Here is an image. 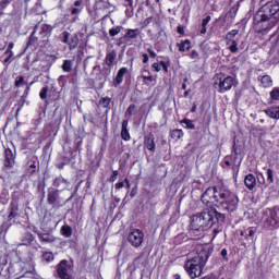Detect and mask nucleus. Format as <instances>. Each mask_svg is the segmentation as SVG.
Listing matches in <instances>:
<instances>
[{"mask_svg": "<svg viewBox=\"0 0 279 279\" xmlns=\"http://www.w3.org/2000/svg\"><path fill=\"white\" fill-rule=\"evenodd\" d=\"M213 226V216L207 210L192 216L190 234L192 236H204V228Z\"/></svg>", "mask_w": 279, "mask_h": 279, "instance_id": "nucleus-1", "label": "nucleus"}, {"mask_svg": "<svg viewBox=\"0 0 279 279\" xmlns=\"http://www.w3.org/2000/svg\"><path fill=\"white\" fill-rule=\"evenodd\" d=\"M217 206L228 213H234L236 206H239V197L230 190H220Z\"/></svg>", "mask_w": 279, "mask_h": 279, "instance_id": "nucleus-2", "label": "nucleus"}, {"mask_svg": "<svg viewBox=\"0 0 279 279\" xmlns=\"http://www.w3.org/2000/svg\"><path fill=\"white\" fill-rule=\"evenodd\" d=\"M278 24V17H268L263 15V12H257L254 17V28L257 34H263V32H269L274 29Z\"/></svg>", "mask_w": 279, "mask_h": 279, "instance_id": "nucleus-3", "label": "nucleus"}, {"mask_svg": "<svg viewBox=\"0 0 279 279\" xmlns=\"http://www.w3.org/2000/svg\"><path fill=\"white\" fill-rule=\"evenodd\" d=\"M23 271H26V274H33V276H36V268L34 262L29 260L27 263L20 260L15 262L13 264H10L9 266V274L12 276H21Z\"/></svg>", "mask_w": 279, "mask_h": 279, "instance_id": "nucleus-4", "label": "nucleus"}, {"mask_svg": "<svg viewBox=\"0 0 279 279\" xmlns=\"http://www.w3.org/2000/svg\"><path fill=\"white\" fill-rule=\"evenodd\" d=\"M205 266V264L199 262V258L193 257L192 259L185 263L184 269L186 274H189V276L194 279L199 278V276H202V271L204 270Z\"/></svg>", "mask_w": 279, "mask_h": 279, "instance_id": "nucleus-5", "label": "nucleus"}, {"mask_svg": "<svg viewBox=\"0 0 279 279\" xmlns=\"http://www.w3.org/2000/svg\"><path fill=\"white\" fill-rule=\"evenodd\" d=\"M202 202L203 204H206V206H210V204L218 206L219 191L215 186L208 187L202 195Z\"/></svg>", "mask_w": 279, "mask_h": 279, "instance_id": "nucleus-6", "label": "nucleus"}, {"mask_svg": "<svg viewBox=\"0 0 279 279\" xmlns=\"http://www.w3.org/2000/svg\"><path fill=\"white\" fill-rule=\"evenodd\" d=\"M262 219L266 221L270 228H279V209H265Z\"/></svg>", "mask_w": 279, "mask_h": 279, "instance_id": "nucleus-7", "label": "nucleus"}, {"mask_svg": "<svg viewBox=\"0 0 279 279\" xmlns=\"http://www.w3.org/2000/svg\"><path fill=\"white\" fill-rule=\"evenodd\" d=\"M238 35L239 29H232L226 35V45L231 53L239 52V39H236Z\"/></svg>", "mask_w": 279, "mask_h": 279, "instance_id": "nucleus-8", "label": "nucleus"}, {"mask_svg": "<svg viewBox=\"0 0 279 279\" xmlns=\"http://www.w3.org/2000/svg\"><path fill=\"white\" fill-rule=\"evenodd\" d=\"M258 12H262L264 16L278 20L279 16L276 14H278L279 12V3L278 1L267 2L265 5L262 7V9Z\"/></svg>", "mask_w": 279, "mask_h": 279, "instance_id": "nucleus-9", "label": "nucleus"}, {"mask_svg": "<svg viewBox=\"0 0 279 279\" xmlns=\"http://www.w3.org/2000/svg\"><path fill=\"white\" fill-rule=\"evenodd\" d=\"M128 241L132 247H141L145 241V233L141 229H134L129 233Z\"/></svg>", "mask_w": 279, "mask_h": 279, "instance_id": "nucleus-10", "label": "nucleus"}, {"mask_svg": "<svg viewBox=\"0 0 279 279\" xmlns=\"http://www.w3.org/2000/svg\"><path fill=\"white\" fill-rule=\"evenodd\" d=\"M210 254H213V248H210V245L204 244L197 247V256H195L194 258H198L199 263L206 265L208 258L210 257Z\"/></svg>", "mask_w": 279, "mask_h": 279, "instance_id": "nucleus-11", "label": "nucleus"}, {"mask_svg": "<svg viewBox=\"0 0 279 279\" xmlns=\"http://www.w3.org/2000/svg\"><path fill=\"white\" fill-rule=\"evenodd\" d=\"M71 265H69V262H66L65 259L61 260L57 266V272L59 278L61 279H71Z\"/></svg>", "mask_w": 279, "mask_h": 279, "instance_id": "nucleus-12", "label": "nucleus"}, {"mask_svg": "<svg viewBox=\"0 0 279 279\" xmlns=\"http://www.w3.org/2000/svg\"><path fill=\"white\" fill-rule=\"evenodd\" d=\"M62 36V43H64V45H69L70 51H73V49H76L77 45H80V37H77V35L74 34L71 36V33L63 32Z\"/></svg>", "mask_w": 279, "mask_h": 279, "instance_id": "nucleus-13", "label": "nucleus"}, {"mask_svg": "<svg viewBox=\"0 0 279 279\" xmlns=\"http://www.w3.org/2000/svg\"><path fill=\"white\" fill-rule=\"evenodd\" d=\"M234 86V77L227 76L225 78H220L218 83V92L219 93H228V90H231Z\"/></svg>", "mask_w": 279, "mask_h": 279, "instance_id": "nucleus-14", "label": "nucleus"}, {"mask_svg": "<svg viewBox=\"0 0 279 279\" xmlns=\"http://www.w3.org/2000/svg\"><path fill=\"white\" fill-rule=\"evenodd\" d=\"M4 156H5L4 167H13L16 155L12 151V149L7 148L4 150Z\"/></svg>", "mask_w": 279, "mask_h": 279, "instance_id": "nucleus-15", "label": "nucleus"}, {"mask_svg": "<svg viewBox=\"0 0 279 279\" xmlns=\"http://www.w3.org/2000/svg\"><path fill=\"white\" fill-rule=\"evenodd\" d=\"M254 234H256V231L252 227H248L240 232V235L244 236L245 241L252 242H254Z\"/></svg>", "mask_w": 279, "mask_h": 279, "instance_id": "nucleus-16", "label": "nucleus"}, {"mask_svg": "<svg viewBox=\"0 0 279 279\" xmlns=\"http://www.w3.org/2000/svg\"><path fill=\"white\" fill-rule=\"evenodd\" d=\"M244 184L248 191L256 189V177L254 174H247L244 179Z\"/></svg>", "mask_w": 279, "mask_h": 279, "instance_id": "nucleus-17", "label": "nucleus"}, {"mask_svg": "<svg viewBox=\"0 0 279 279\" xmlns=\"http://www.w3.org/2000/svg\"><path fill=\"white\" fill-rule=\"evenodd\" d=\"M53 186H56V189H60L61 191H64V189L69 186V182L64 180V178L59 177L54 180Z\"/></svg>", "mask_w": 279, "mask_h": 279, "instance_id": "nucleus-18", "label": "nucleus"}, {"mask_svg": "<svg viewBox=\"0 0 279 279\" xmlns=\"http://www.w3.org/2000/svg\"><path fill=\"white\" fill-rule=\"evenodd\" d=\"M208 214L210 215L211 217V226L215 223V221H223V216L218 213L217 210L215 209H207Z\"/></svg>", "mask_w": 279, "mask_h": 279, "instance_id": "nucleus-19", "label": "nucleus"}, {"mask_svg": "<svg viewBox=\"0 0 279 279\" xmlns=\"http://www.w3.org/2000/svg\"><path fill=\"white\" fill-rule=\"evenodd\" d=\"M265 114L267 117H270V119H279V107H271L266 110H264Z\"/></svg>", "mask_w": 279, "mask_h": 279, "instance_id": "nucleus-20", "label": "nucleus"}, {"mask_svg": "<svg viewBox=\"0 0 279 279\" xmlns=\"http://www.w3.org/2000/svg\"><path fill=\"white\" fill-rule=\"evenodd\" d=\"M121 138L123 141H130V131L128 130V120H123L122 130H121Z\"/></svg>", "mask_w": 279, "mask_h": 279, "instance_id": "nucleus-21", "label": "nucleus"}, {"mask_svg": "<svg viewBox=\"0 0 279 279\" xmlns=\"http://www.w3.org/2000/svg\"><path fill=\"white\" fill-rule=\"evenodd\" d=\"M38 239L41 243H53L56 238L49 233H38Z\"/></svg>", "mask_w": 279, "mask_h": 279, "instance_id": "nucleus-22", "label": "nucleus"}, {"mask_svg": "<svg viewBox=\"0 0 279 279\" xmlns=\"http://www.w3.org/2000/svg\"><path fill=\"white\" fill-rule=\"evenodd\" d=\"M61 234L65 236V239H71V236H73V228L69 225H63L61 227Z\"/></svg>", "mask_w": 279, "mask_h": 279, "instance_id": "nucleus-23", "label": "nucleus"}, {"mask_svg": "<svg viewBox=\"0 0 279 279\" xmlns=\"http://www.w3.org/2000/svg\"><path fill=\"white\" fill-rule=\"evenodd\" d=\"M60 199V195L56 190H49L48 192V204H56V201Z\"/></svg>", "mask_w": 279, "mask_h": 279, "instance_id": "nucleus-24", "label": "nucleus"}, {"mask_svg": "<svg viewBox=\"0 0 279 279\" xmlns=\"http://www.w3.org/2000/svg\"><path fill=\"white\" fill-rule=\"evenodd\" d=\"M144 145L149 149V151H156V142H154V136L146 137Z\"/></svg>", "mask_w": 279, "mask_h": 279, "instance_id": "nucleus-25", "label": "nucleus"}, {"mask_svg": "<svg viewBox=\"0 0 279 279\" xmlns=\"http://www.w3.org/2000/svg\"><path fill=\"white\" fill-rule=\"evenodd\" d=\"M54 256L53 253L51 251H45L41 253V259L44 260V263H53L54 260Z\"/></svg>", "mask_w": 279, "mask_h": 279, "instance_id": "nucleus-26", "label": "nucleus"}, {"mask_svg": "<svg viewBox=\"0 0 279 279\" xmlns=\"http://www.w3.org/2000/svg\"><path fill=\"white\" fill-rule=\"evenodd\" d=\"M125 73H128V68H121L118 71V74L114 80L116 84H121L123 82V77H124Z\"/></svg>", "mask_w": 279, "mask_h": 279, "instance_id": "nucleus-27", "label": "nucleus"}, {"mask_svg": "<svg viewBox=\"0 0 279 279\" xmlns=\"http://www.w3.org/2000/svg\"><path fill=\"white\" fill-rule=\"evenodd\" d=\"M116 59H117V52H114V51L109 52L106 56V63L108 64V66H112Z\"/></svg>", "mask_w": 279, "mask_h": 279, "instance_id": "nucleus-28", "label": "nucleus"}, {"mask_svg": "<svg viewBox=\"0 0 279 279\" xmlns=\"http://www.w3.org/2000/svg\"><path fill=\"white\" fill-rule=\"evenodd\" d=\"M72 69H73V61L64 60L62 64V71H64V73H71Z\"/></svg>", "mask_w": 279, "mask_h": 279, "instance_id": "nucleus-29", "label": "nucleus"}, {"mask_svg": "<svg viewBox=\"0 0 279 279\" xmlns=\"http://www.w3.org/2000/svg\"><path fill=\"white\" fill-rule=\"evenodd\" d=\"M178 47H179V51L181 52L189 51V49H191V41L186 39L181 44H178Z\"/></svg>", "mask_w": 279, "mask_h": 279, "instance_id": "nucleus-30", "label": "nucleus"}, {"mask_svg": "<svg viewBox=\"0 0 279 279\" xmlns=\"http://www.w3.org/2000/svg\"><path fill=\"white\" fill-rule=\"evenodd\" d=\"M16 215H19V205H16L15 203H11L9 219H14Z\"/></svg>", "mask_w": 279, "mask_h": 279, "instance_id": "nucleus-31", "label": "nucleus"}, {"mask_svg": "<svg viewBox=\"0 0 279 279\" xmlns=\"http://www.w3.org/2000/svg\"><path fill=\"white\" fill-rule=\"evenodd\" d=\"M260 82L264 88H269V86H272L271 76L269 75H264Z\"/></svg>", "mask_w": 279, "mask_h": 279, "instance_id": "nucleus-32", "label": "nucleus"}, {"mask_svg": "<svg viewBox=\"0 0 279 279\" xmlns=\"http://www.w3.org/2000/svg\"><path fill=\"white\" fill-rule=\"evenodd\" d=\"M184 136V132L182 130H173L171 132V138H174V141H180Z\"/></svg>", "mask_w": 279, "mask_h": 279, "instance_id": "nucleus-33", "label": "nucleus"}, {"mask_svg": "<svg viewBox=\"0 0 279 279\" xmlns=\"http://www.w3.org/2000/svg\"><path fill=\"white\" fill-rule=\"evenodd\" d=\"M121 29H123V26H116L109 31V36H119L121 34Z\"/></svg>", "mask_w": 279, "mask_h": 279, "instance_id": "nucleus-34", "label": "nucleus"}, {"mask_svg": "<svg viewBox=\"0 0 279 279\" xmlns=\"http://www.w3.org/2000/svg\"><path fill=\"white\" fill-rule=\"evenodd\" d=\"M110 101H112L110 97H102L99 100V105L102 106V108H108V106H110Z\"/></svg>", "mask_w": 279, "mask_h": 279, "instance_id": "nucleus-35", "label": "nucleus"}, {"mask_svg": "<svg viewBox=\"0 0 279 279\" xmlns=\"http://www.w3.org/2000/svg\"><path fill=\"white\" fill-rule=\"evenodd\" d=\"M182 123H184V125H186L187 130H195V124H193L192 120L184 119L182 121Z\"/></svg>", "mask_w": 279, "mask_h": 279, "instance_id": "nucleus-36", "label": "nucleus"}, {"mask_svg": "<svg viewBox=\"0 0 279 279\" xmlns=\"http://www.w3.org/2000/svg\"><path fill=\"white\" fill-rule=\"evenodd\" d=\"M270 97H271V99H274L275 101H278V99H279V88H274V89L270 92Z\"/></svg>", "mask_w": 279, "mask_h": 279, "instance_id": "nucleus-37", "label": "nucleus"}, {"mask_svg": "<svg viewBox=\"0 0 279 279\" xmlns=\"http://www.w3.org/2000/svg\"><path fill=\"white\" fill-rule=\"evenodd\" d=\"M142 77H143L144 84H146L147 86H149V84L154 82V76L151 75H143Z\"/></svg>", "mask_w": 279, "mask_h": 279, "instance_id": "nucleus-38", "label": "nucleus"}, {"mask_svg": "<svg viewBox=\"0 0 279 279\" xmlns=\"http://www.w3.org/2000/svg\"><path fill=\"white\" fill-rule=\"evenodd\" d=\"M267 181L269 182V184H274V170L271 169L267 170Z\"/></svg>", "mask_w": 279, "mask_h": 279, "instance_id": "nucleus-39", "label": "nucleus"}, {"mask_svg": "<svg viewBox=\"0 0 279 279\" xmlns=\"http://www.w3.org/2000/svg\"><path fill=\"white\" fill-rule=\"evenodd\" d=\"M49 93V87H44L40 93H39V97L40 99H47V94Z\"/></svg>", "mask_w": 279, "mask_h": 279, "instance_id": "nucleus-40", "label": "nucleus"}, {"mask_svg": "<svg viewBox=\"0 0 279 279\" xmlns=\"http://www.w3.org/2000/svg\"><path fill=\"white\" fill-rule=\"evenodd\" d=\"M191 60H199V52L197 50H192L190 53Z\"/></svg>", "mask_w": 279, "mask_h": 279, "instance_id": "nucleus-41", "label": "nucleus"}, {"mask_svg": "<svg viewBox=\"0 0 279 279\" xmlns=\"http://www.w3.org/2000/svg\"><path fill=\"white\" fill-rule=\"evenodd\" d=\"M23 84H25V78L23 76H19L15 80V86L19 87V86H22Z\"/></svg>", "mask_w": 279, "mask_h": 279, "instance_id": "nucleus-42", "label": "nucleus"}, {"mask_svg": "<svg viewBox=\"0 0 279 279\" xmlns=\"http://www.w3.org/2000/svg\"><path fill=\"white\" fill-rule=\"evenodd\" d=\"M153 69H154V71H156V73H160V71H162V68H161V65H160V63H153Z\"/></svg>", "mask_w": 279, "mask_h": 279, "instance_id": "nucleus-43", "label": "nucleus"}, {"mask_svg": "<svg viewBox=\"0 0 279 279\" xmlns=\"http://www.w3.org/2000/svg\"><path fill=\"white\" fill-rule=\"evenodd\" d=\"M126 36L129 38H136V31L134 29H129L128 33H126Z\"/></svg>", "mask_w": 279, "mask_h": 279, "instance_id": "nucleus-44", "label": "nucleus"}, {"mask_svg": "<svg viewBox=\"0 0 279 279\" xmlns=\"http://www.w3.org/2000/svg\"><path fill=\"white\" fill-rule=\"evenodd\" d=\"M119 177V171L114 170L112 175L110 177V182H117V178Z\"/></svg>", "mask_w": 279, "mask_h": 279, "instance_id": "nucleus-45", "label": "nucleus"}, {"mask_svg": "<svg viewBox=\"0 0 279 279\" xmlns=\"http://www.w3.org/2000/svg\"><path fill=\"white\" fill-rule=\"evenodd\" d=\"M160 65L166 73L169 71V63H167L165 61H160Z\"/></svg>", "mask_w": 279, "mask_h": 279, "instance_id": "nucleus-46", "label": "nucleus"}, {"mask_svg": "<svg viewBox=\"0 0 279 279\" xmlns=\"http://www.w3.org/2000/svg\"><path fill=\"white\" fill-rule=\"evenodd\" d=\"M210 21H211L210 15H207V16L203 20L202 25H203V26H206V25H208V23H210Z\"/></svg>", "mask_w": 279, "mask_h": 279, "instance_id": "nucleus-47", "label": "nucleus"}, {"mask_svg": "<svg viewBox=\"0 0 279 279\" xmlns=\"http://www.w3.org/2000/svg\"><path fill=\"white\" fill-rule=\"evenodd\" d=\"M134 110H136V105H130V107L128 108L129 114H134Z\"/></svg>", "mask_w": 279, "mask_h": 279, "instance_id": "nucleus-48", "label": "nucleus"}, {"mask_svg": "<svg viewBox=\"0 0 279 279\" xmlns=\"http://www.w3.org/2000/svg\"><path fill=\"white\" fill-rule=\"evenodd\" d=\"M220 254H221L223 260H228V250L223 248Z\"/></svg>", "mask_w": 279, "mask_h": 279, "instance_id": "nucleus-49", "label": "nucleus"}, {"mask_svg": "<svg viewBox=\"0 0 279 279\" xmlns=\"http://www.w3.org/2000/svg\"><path fill=\"white\" fill-rule=\"evenodd\" d=\"M147 62H149V56L147 53L143 54V63L147 64Z\"/></svg>", "mask_w": 279, "mask_h": 279, "instance_id": "nucleus-50", "label": "nucleus"}, {"mask_svg": "<svg viewBox=\"0 0 279 279\" xmlns=\"http://www.w3.org/2000/svg\"><path fill=\"white\" fill-rule=\"evenodd\" d=\"M80 12H82V9L73 8L71 14L75 15V14H80Z\"/></svg>", "mask_w": 279, "mask_h": 279, "instance_id": "nucleus-51", "label": "nucleus"}, {"mask_svg": "<svg viewBox=\"0 0 279 279\" xmlns=\"http://www.w3.org/2000/svg\"><path fill=\"white\" fill-rule=\"evenodd\" d=\"M124 186H125V183H123V182H118V183L116 184L117 191H119V189H123Z\"/></svg>", "mask_w": 279, "mask_h": 279, "instance_id": "nucleus-52", "label": "nucleus"}, {"mask_svg": "<svg viewBox=\"0 0 279 279\" xmlns=\"http://www.w3.org/2000/svg\"><path fill=\"white\" fill-rule=\"evenodd\" d=\"M147 51H148L150 58H156V52L154 50L148 49Z\"/></svg>", "mask_w": 279, "mask_h": 279, "instance_id": "nucleus-53", "label": "nucleus"}, {"mask_svg": "<svg viewBox=\"0 0 279 279\" xmlns=\"http://www.w3.org/2000/svg\"><path fill=\"white\" fill-rule=\"evenodd\" d=\"M7 56H9L10 58H12L14 56V52H12V50L9 51V48L5 51Z\"/></svg>", "mask_w": 279, "mask_h": 279, "instance_id": "nucleus-54", "label": "nucleus"}, {"mask_svg": "<svg viewBox=\"0 0 279 279\" xmlns=\"http://www.w3.org/2000/svg\"><path fill=\"white\" fill-rule=\"evenodd\" d=\"M201 279H215V276L214 275H207Z\"/></svg>", "mask_w": 279, "mask_h": 279, "instance_id": "nucleus-55", "label": "nucleus"}, {"mask_svg": "<svg viewBox=\"0 0 279 279\" xmlns=\"http://www.w3.org/2000/svg\"><path fill=\"white\" fill-rule=\"evenodd\" d=\"M74 5H75V8H80V5H82V1L81 0H76L74 2Z\"/></svg>", "mask_w": 279, "mask_h": 279, "instance_id": "nucleus-56", "label": "nucleus"}, {"mask_svg": "<svg viewBox=\"0 0 279 279\" xmlns=\"http://www.w3.org/2000/svg\"><path fill=\"white\" fill-rule=\"evenodd\" d=\"M8 49H9V51L12 50V49H14V44H13V43H10L9 46H8Z\"/></svg>", "mask_w": 279, "mask_h": 279, "instance_id": "nucleus-57", "label": "nucleus"}, {"mask_svg": "<svg viewBox=\"0 0 279 279\" xmlns=\"http://www.w3.org/2000/svg\"><path fill=\"white\" fill-rule=\"evenodd\" d=\"M201 34H206V26L202 25Z\"/></svg>", "mask_w": 279, "mask_h": 279, "instance_id": "nucleus-58", "label": "nucleus"}, {"mask_svg": "<svg viewBox=\"0 0 279 279\" xmlns=\"http://www.w3.org/2000/svg\"><path fill=\"white\" fill-rule=\"evenodd\" d=\"M11 58H12V57H10V56H9L8 58H5V59H4V64H8V62H10Z\"/></svg>", "mask_w": 279, "mask_h": 279, "instance_id": "nucleus-59", "label": "nucleus"}, {"mask_svg": "<svg viewBox=\"0 0 279 279\" xmlns=\"http://www.w3.org/2000/svg\"><path fill=\"white\" fill-rule=\"evenodd\" d=\"M124 182H125V184H126V187L130 189V180H129V179H125Z\"/></svg>", "mask_w": 279, "mask_h": 279, "instance_id": "nucleus-60", "label": "nucleus"}, {"mask_svg": "<svg viewBox=\"0 0 279 279\" xmlns=\"http://www.w3.org/2000/svg\"><path fill=\"white\" fill-rule=\"evenodd\" d=\"M125 3H128V5H132L133 1L132 0H125Z\"/></svg>", "mask_w": 279, "mask_h": 279, "instance_id": "nucleus-61", "label": "nucleus"}, {"mask_svg": "<svg viewBox=\"0 0 279 279\" xmlns=\"http://www.w3.org/2000/svg\"><path fill=\"white\" fill-rule=\"evenodd\" d=\"M136 195V192L134 190L131 191V197H134Z\"/></svg>", "mask_w": 279, "mask_h": 279, "instance_id": "nucleus-62", "label": "nucleus"}, {"mask_svg": "<svg viewBox=\"0 0 279 279\" xmlns=\"http://www.w3.org/2000/svg\"><path fill=\"white\" fill-rule=\"evenodd\" d=\"M182 88H183V90H186V84L185 83L182 84Z\"/></svg>", "mask_w": 279, "mask_h": 279, "instance_id": "nucleus-63", "label": "nucleus"}, {"mask_svg": "<svg viewBox=\"0 0 279 279\" xmlns=\"http://www.w3.org/2000/svg\"><path fill=\"white\" fill-rule=\"evenodd\" d=\"M189 93H190V90H186V92L184 93V97H189Z\"/></svg>", "mask_w": 279, "mask_h": 279, "instance_id": "nucleus-64", "label": "nucleus"}]
</instances>
